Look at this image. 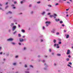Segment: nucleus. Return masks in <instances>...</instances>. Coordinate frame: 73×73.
Here are the masks:
<instances>
[{"label": "nucleus", "instance_id": "nucleus-1", "mask_svg": "<svg viewBox=\"0 0 73 73\" xmlns=\"http://www.w3.org/2000/svg\"><path fill=\"white\" fill-rule=\"evenodd\" d=\"M54 15H50V17H54V19H55V18H56V17L57 16V14H54Z\"/></svg>", "mask_w": 73, "mask_h": 73}, {"label": "nucleus", "instance_id": "nucleus-2", "mask_svg": "<svg viewBox=\"0 0 73 73\" xmlns=\"http://www.w3.org/2000/svg\"><path fill=\"white\" fill-rule=\"evenodd\" d=\"M57 46V48H60V46H58V44H54V46Z\"/></svg>", "mask_w": 73, "mask_h": 73}, {"label": "nucleus", "instance_id": "nucleus-3", "mask_svg": "<svg viewBox=\"0 0 73 73\" xmlns=\"http://www.w3.org/2000/svg\"><path fill=\"white\" fill-rule=\"evenodd\" d=\"M13 38H10L8 39L7 40V41H13Z\"/></svg>", "mask_w": 73, "mask_h": 73}, {"label": "nucleus", "instance_id": "nucleus-4", "mask_svg": "<svg viewBox=\"0 0 73 73\" xmlns=\"http://www.w3.org/2000/svg\"><path fill=\"white\" fill-rule=\"evenodd\" d=\"M70 53V50H67V54H69V53Z\"/></svg>", "mask_w": 73, "mask_h": 73}, {"label": "nucleus", "instance_id": "nucleus-5", "mask_svg": "<svg viewBox=\"0 0 73 73\" xmlns=\"http://www.w3.org/2000/svg\"><path fill=\"white\" fill-rule=\"evenodd\" d=\"M16 28V26H14L13 27V31H14L15 30V29Z\"/></svg>", "mask_w": 73, "mask_h": 73}, {"label": "nucleus", "instance_id": "nucleus-6", "mask_svg": "<svg viewBox=\"0 0 73 73\" xmlns=\"http://www.w3.org/2000/svg\"><path fill=\"white\" fill-rule=\"evenodd\" d=\"M45 23L48 24L49 25L50 24V22L47 21Z\"/></svg>", "mask_w": 73, "mask_h": 73}, {"label": "nucleus", "instance_id": "nucleus-7", "mask_svg": "<svg viewBox=\"0 0 73 73\" xmlns=\"http://www.w3.org/2000/svg\"><path fill=\"white\" fill-rule=\"evenodd\" d=\"M56 31V29H53L52 31L51 32L52 33H54V31Z\"/></svg>", "mask_w": 73, "mask_h": 73}, {"label": "nucleus", "instance_id": "nucleus-8", "mask_svg": "<svg viewBox=\"0 0 73 73\" xmlns=\"http://www.w3.org/2000/svg\"><path fill=\"white\" fill-rule=\"evenodd\" d=\"M55 20L56 21H60V19H55Z\"/></svg>", "mask_w": 73, "mask_h": 73}, {"label": "nucleus", "instance_id": "nucleus-9", "mask_svg": "<svg viewBox=\"0 0 73 73\" xmlns=\"http://www.w3.org/2000/svg\"><path fill=\"white\" fill-rule=\"evenodd\" d=\"M19 41H20V42H23L24 41V39H20Z\"/></svg>", "mask_w": 73, "mask_h": 73}, {"label": "nucleus", "instance_id": "nucleus-10", "mask_svg": "<svg viewBox=\"0 0 73 73\" xmlns=\"http://www.w3.org/2000/svg\"><path fill=\"white\" fill-rule=\"evenodd\" d=\"M69 35H67V36H66V38H69Z\"/></svg>", "mask_w": 73, "mask_h": 73}, {"label": "nucleus", "instance_id": "nucleus-11", "mask_svg": "<svg viewBox=\"0 0 73 73\" xmlns=\"http://www.w3.org/2000/svg\"><path fill=\"white\" fill-rule=\"evenodd\" d=\"M7 13H10V14H12V13L11 11H9Z\"/></svg>", "mask_w": 73, "mask_h": 73}, {"label": "nucleus", "instance_id": "nucleus-12", "mask_svg": "<svg viewBox=\"0 0 73 73\" xmlns=\"http://www.w3.org/2000/svg\"><path fill=\"white\" fill-rule=\"evenodd\" d=\"M21 32H23V33H24V32H25V30L23 29H22L21 30Z\"/></svg>", "mask_w": 73, "mask_h": 73}, {"label": "nucleus", "instance_id": "nucleus-13", "mask_svg": "<svg viewBox=\"0 0 73 73\" xmlns=\"http://www.w3.org/2000/svg\"><path fill=\"white\" fill-rule=\"evenodd\" d=\"M56 40L55 39H54L53 40V42H54V43H56Z\"/></svg>", "mask_w": 73, "mask_h": 73}, {"label": "nucleus", "instance_id": "nucleus-14", "mask_svg": "<svg viewBox=\"0 0 73 73\" xmlns=\"http://www.w3.org/2000/svg\"><path fill=\"white\" fill-rule=\"evenodd\" d=\"M13 25H14V24L12 23L11 24V27H12V26H13Z\"/></svg>", "mask_w": 73, "mask_h": 73}, {"label": "nucleus", "instance_id": "nucleus-15", "mask_svg": "<svg viewBox=\"0 0 73 73\" xmlns=\"http://www.w3.org/2000/svg\"><path fill=\"white\" fill-rule=\"evenodd\" d=\"M45 14V12L44 11L42 13V15H44V14Z\"/></svg>", "mask_w": 73, "mask_h": 73}, {"label": "nucleus", "instance_id": "nucleus-16", "mask_svg": "<svg viewBox=\"0 0 73 73\" xmlns=\"http://www.w3.org/2000/svg\"><path fill=\"white\" fill-rule=\"evenodd\" d=\"M48 6L49 7H51L52 5H48Z\"/></svg>", "mask_w": 73, "mask_h": 73}, {"label": "nucleus", "instance_id": "nucleus-17", "mask_svg": "<svg viewBox=\"0 0 73 73\" xmlns=\"http://www.w3.org/2000/svg\"><path fill=\"white\" fill-rule=\"evenodd\" d=\"M68 66H69L70 68H72V67L70 65H69V64H68Z\"/></svg>", "mask_w": 73, "mask_h": 73}, {"label": "nucleus", "instance_id": "nucleus-18", "mask_svg": "<svg viewBox=\"0 0 73 73\" xmlns=\"http://www.w3.org/2000/svg\"><path fill=\"white\" fill-rule=\"evenodd\" d=\"M63 23V22L62 21H60V24H62V23Z\"/></svg>", "mask_w": 73, "mask_h": 73}, {"label": "nucleus", "instance_id": "nucleus-19", "mask_svg": "<svg viewBox=\"0 0 73 73\" xmlns=\"http://www.w3.org/2000/svg\"><path fill=\"white\" fill-rule=\"evenodd\" d=\"M16 33V31H15L13 33V35H15V33Z\"/></svg>", "mask_w": 73, "mask_h": 73}, {"label": "nucleus", "instance_id": "nucleus-20", "mask_svg": "<svg viewBox=\"0 0 73 73\" xmlns=\"http://www.w3.org/2000/svg\"><path fill=\"white\" fill-rule=\"evenodd\" d=\"M59 44H61V42L60 41L58 42Z\"/></svg>", "mask_w": 73, "mask_h": 73}, {"label": "nucleus", "instance_id": "nucleus-21", "mask_svg": "<svg viewBox=\"0 0 73 73\" xmlns=\"http://www.w3.org/2000/svg\"><path fill=\"white\" fill-rule=\"evenodd\" d=\"M18 36L19 37H21V35H20V34H19Z\"/></svg>", "mask_w": 73, "mask_h": 73}, {"label": "nucleus", "instance_id": "nucleus-22", "mask_svg": "<svg viewBox=\"0 0 73 73\" xmlns=\"http://www.w3.org/2000/svg\"><path fill=\"white\" fill-rule=\"evenodd\" d=\"M12 44H13V45H15V44H16L14 42H12Z\"/></svg>", "mask_w": 73, "mask_h": 73}, {"label": "nucleus", "instance_id": "nucleus-23", "mask_svg": "<svg viewBox=\"0 0 73 73\" xmlns=\"http://www.w3.org/2000/svg\"><path fill=\"white\" fill-rule=\"evenodd\" d=\"M56 35H59V33H56Z\"/></svg>", "mask_w": 73, "mask_h": 73}, {"label": "nucleus", "instance_id": "nucleus-24", "mask_svg": "<svg viewBox=\"0 0 73 73\" xmlns=\"http://www.w3.org/2000/svg\"><path fill=\"white\" fill-rule=\"evenodd\" d=\"M57 55H58V56H61V55L60 54H57Z\"/></svg>", "mask_w": 73, "mask_h": 73}, {"label": "nucleus", "instance_id": "nucleus-25", "mask_svg": "<svg viewBox=\"0 0 73 73\" xmlns=\"http://www.w3.org/2000/svg\"><path fill=\"white\" fill-rule=\"evenodd\" d=\"M16 64L15 63L13 64V65H16Z\"/></svg>", "mask_w": 73, "mask_h": 73}, {"label": "nucleus", "instance_id": "nucleus-26", "mask_svg": "<svg viewBox=\"0 0 73 73\" xmlns=\"http://www.w3.org/2000/svg\"><path fill=\"white\" fill-rule=\"evenodd\" d=\"M69 64H70V65H72V64L71 62H69Z\"/></svg>", "mask_w": 73, "mask_h": 73}, {"label": "nucleus", "instance_id": "nucleus-27", "mask_svg": "<svg viewBox=\"0 0 73 73\" xmlns=\"http://www.w3.org/2000/svg\"><path fill=\"white\" fill-rule=\"evenodd\" d=\"M17 3V2L16 1L14 2V4H16Z\"/></svg>", "mask_w": 73, "mask_h": 73}, {"label": "nucleus", "instance_id": "nucleus-28", "mask_svg": "<svg viewBox=\"0 0 73 73\" xmlns=\"http://www.w3.org/2000/svg\"><path fill=\"white\" fill-rule=\"evenodd\" d=\"M25 68H27V65L25 64Z\"/></svg>", "mask_w": 73, "mask_h": 73}, {"label": "nucleus", "instance_id": "nucleus-29", "mask_svg": "<svg viewBox=\"0 0 73 73\" xmlns=\"http://www.w3.org/2000/svg\"><path fill=\"white\" fill-rule=\"evenodd\" d=\"M51 49H49V52H51Z\"/></svg>", "mask_w": 73, "mask_h": 73}, {"label": "nucleus", "instance_id": "nucleus-30", "mask_svg": "<svg viewBox=\"0 0 73 73\" xmlns=\"http://www.w3.org/2000/svg\"><path fill=\"white\" fill-rule=\"evenodd\" d=\"M37 3L38 4H40V1L38 2H37Z\"/></svg>", "mask_w": 73, "mask_h": 73}, {"label": "nucleus", "instance_id": "nucleus-31", "mask_svg": "<svg viewBox=\"0 0 73 73\" xmlns=\"http://www.w3.org/2000/svg\"><path fill=\"white\" fill-rule=\"evenodd\" d=\"M66 60L67 61H69V58H67Z\"/></svg>", "mask_w": 73, "mask_h": 73}, {"label": "nucleus", "instance_id": "nucleus-32", "mask_svg": "<svg viewBox=\"0 0 73 73\" xmlns=\"http://www.w3.org/2000/svg\"><path fill=\"white\" fill-rule=\"evenodd\" d=\"M8 6H7L5 7V9H7V8H8Z\"/></svg>", "mask_w": 73, "mask_h": 73}, {"label": "nucleus", "instance_id": "nucleus-33", "mask_svg": "<svg viewBox=\"0 0 73 73\" xmlns=\"http://www.w3.org/2000/svg\"><path fill=\"white\" fill-rule=\"evenodd\" d=\"M68 57H69V58H70V57H71V56H70V55H68Z\"/></svg>", "mask_w": 73, "mask_h": 73}, {"label": "nucleus", "instance_id": "nucleus-34", "mask_svg": "<svg viewBox=\"0 0 73 73\" xmlns=\"http://www.w3.org/2000/svg\"><path fill=\"white\" fill-rule=\"evenodd\" d=\"M58 5V3H56L55 4V5Z\"/></svg>", "mask_w": 73, "mask_h": 73}, {"label": "nucleus", "instance_id": "nucleus-35", "mask_svg": "<svg viewBox=\"0 0 73 73\" xmlns=\"http://www.w3.org/2000/svg\"><path fill=\"white\" fill-rule=\"evenodd\" d=\"M50 15V13H48V15Z\"/></svg>", "mask_w": 73, "mask_h": 73}, {"label": "nucleus", "instance_id": "nucleus-36", "mask_svg": "<svg viewBox=\"0 0 73 73\" xmlns=\"http://www.w3.org/2000/svg\"><path fill=\"white\" fill-rule=\"evenodd\" d=\"M2 53H3V52H0V54H2Z\"/></svg>", "mask_w": 73, "mask_h": 73}, {"label": "nucleus", "instance_id": "nucleus-37", "mask_svg": "<svg viewBox=\"0 0 73 73\" xmlns=\"http://www.w3.org/2000/svg\"><path fill=\"white\" fill-rule=\"evenodd\" d=\"M17 57H18V56H17L15 57V58H17Z\"/></svg>", "mask_w": 73, "mask_h": 73}, {"label": "nucleus", "instance_id": "nucleus-38", "mask_svg": "<svg viewBox=\"0 0 73 73\" xmlns=\"http://www.w3.org/2000/svg\"><path fill=\"white\" fill-rule=\"evenodd\" d=\"M62 25V27H64L65 26V25L64 24Z\"/></svg>", "mask_w": 73, "mask_h": 73}, {"label": "nucleus", "instance_id": "nucleus-39", "mask_svg": "<svg viewBox=\"0 0 73 73\" xmlns=\"http://www.w3.org/2000/svg\"><path fill=\"white\" fill-rule=\"evenodd\" d=\"M46 11H49V9H47L46 10Z\"/></svg>", "mask_w": 73, "mask_h": 73}, {"label": "nucleus", "instance_id": "nucleus-40", "mask_svg": "<svg viewBox=\"0 0 73 73\" xmlns=\"http://www.w3.org/2000/svg\"><path fill=\"white\" fill-rule=\"evenodd\" d=\"M42 41H43V40H42V39H41V42H42Z\"/></svg>", "mask_w": 73, "mask_h": 73}, {"label": "nucleus", "instance_id": "nucleus-41", "mask_svg": "<svg viewBox=\"0 0 73 73\" xmlns=\"http://www.w3.org/2000/svg\"><path fill=\"white\" fill-rule=\"evenodd\" d=\"M31 6H32V5H29V7H31Z\"/></svg>", "mask_w": 73, "mask_h": 73}, {"label": "nucleus", "instance_id": "nucleus-42", "mask_svg": "<svg viewBox=\"0 0 73 73\" xmlns=\"http://www.w3.org/2000/svg\"><path fill=\"white\" fill-rule=\"evenodd\" d=\"M48 25H49V24H46V27H48Z\"/></svg>", "mask_w": 73, "mask_h": 73}, {"label": "nucleus", "instance_id": "nucleus-43", "mask_svg": "<svg viewBox=\"0 0 73 73\" xmlns=\"http://www.w3.org/2000/svg\"><path fill=\"white\" fill-rule=\"evenodd\" d=\"M30 67H32V68H33V66L32 65H30Z\"/></svg>", "mask_w": 73, "mask_h": 73}, {"label": "nucleus", "instance_id": "nucleus-44", "mask_svg": "<svg viewBox=\"0 0 73 73\" xmlns=\"http://www.w3.org/2000/svg\"><path fill=\"white\" fill-rule=\"evenodd\" d=\"M67 3H68L69 4H70V2H67Z\"/></svg>", "mask_w": 73, "mask_h": 73}, {"label": "nucleus", "instance_id": "nucleus-45", "mask_svg": "<svg viewBox=\"0 0 73 73\" xmlns=\"http://www.w3.org/2000/svg\"><path fill=\"white\" fill-rule=\"evenodd\" d=\"M11 6H13V7H14V6H15V5H11Z\"/></svg>", "mask_w": 73, "mask_h": 73}, {"label": "nucleus", "instance_id": "nucleus-46", "mask_svg": "<svg viewBox=\"0 0 73 73\" xmlns=\"http://www.w3.org/2000/svg\"><path fill=\"white\" fill-rule=\"evenodd\" d=\"M13 9H15L16 8V7H14L13 8Z\"/></svg>", "mask_w": 73, "mask_h": 73}, {"label": "nucleus", "instance_id": "nucleus-47", "mask_svg": "<svg viewBox=\"0 0 73 73\" xmlns=\"http://www.w3.org/2000/svg\"><path fill=\"white\" fill-rule=\"evenodd\" d=\"M19 45H21V43H19Z\"/></svg>", "mask_w": 73, "mask_h": 73}, {"label": "nucleus", "instance_id": "nucleus-48", "mask_svg": "<svg viewBox=\"0 0 73 73\" xmlns=\"http://www.w3.org/2000/svg\"><path fill=\"white\" fill-rule=\"evenodd\" d=\"M19 27H20V25H18Z\"/></svg>", "mask_w": 73, "mask_h": 73}, {"label": "nucleus", "instance_id": "nucleus-49", "mask_svg": "<svg viewBox=\"0 0 73 73\" xmlns=\"http://www.w3.org/2000/svg\"><path fill=\"white\" fill-rule=\"evenodd\" d=\"M26 73H29V72H26Z\"/></svg>", "mask_w": 73, "mask_h": 73}, {"label": "nucleus", "instance_id": "nucleus-50", "mask_svg": "<svg viewBox=\"0 0 73 73\" xmlns=\"http://www.w3.org/2000/svg\"><path fill=\"white\" fill-rule=\"evenodd\" d=\"M66 17H68L69 16V15H67L66 16Z\"/></svg>", "mask_w": 73, "mask_h": 73}, {"label": "nucleus", "instance_id": "nucleus-51", "mask_svg": "<svg viewBox=\"0 0 73 73\" xmlns=\"http://www.w3.org/2000/svg\"><path fill=\"white\" fill-rule=\"evenodd\" d=\"M54 53H52V55H54Z\"/></svg>", "mask_w": 73, "mask_h": 73}, {"label": "nucleus", "instance_id": "nucleus-52", "mask_svg": "<svg viewBox=\"0 0 73 73\" xmlns=\"http://www.w3.org/2000/svg\"><path fill=\"white\" fill-rule=\"evenodd\" d=\"M25 36H23V38H24V37H25Z\"/></svg>", "mask_w": 73, "mask_h": 73}, {"label": "nucleus", "instance_id": "nucleus-53", "mask_svg": "<svg viewBox=\"0 0 73 73\" xmlns=\"http://www.w3.org/2000/svg\"><path fill=\"white\" fill-rule=\"evenodd\" d=\"M8 2H7V3H6V5H7V4H8Z\"/></svg>", "mask_w": 73, "mask_h": 73}, {"label": "nucleus", "instance_id": "nucleus-54", "mask_svg": "<svg viewBox=\"0 0 73 73\" xmlns=\"http://www.w3.org/2000/svg\"><path fill=\"white\" fill-rule=\"evenodd\" d=\"M33 11H31V14H32V13H33Z\"/></svg>", "mask_w": 73, "mask_h": 73}, {"label": "nucleus", "instance_id": "nucleus-55", "mask_svg": "<svg viewBox=\"0 0 73 73\" xmlns=\"http://www.w3.org/2000/svg\"><path fill=\"white\" fill-rule=\"evenodd\" d=\"M21 4H22V3H23V1H21Z\"/></svg>", "mask_w": 73, "mask_h": 73}, {"label": "nucleus", "instance_id": "nucleus-56", "mask_svg": "<svg viewBox=\"0 0 73 73\" xmlns=\"http://www.w3.org/2000/svg\"><path fill=\"white\" fill-rule=\"evenodd\" d=\"M25 49H26V48L24 47V50H25Z\"/></svg>", "mask_w": 73, "mask_h": 73}, {"label": "nucleus", "instance_id": "nucleus-57", "mask_svg": "<svg viewBox=\"0 0 73 73\" xmlns=\"http://www.w3.org/2000/svg\"><path fill=\"white\" fill-rule=\"evenodd\" d=\"M66 11H68V10H69V9H66Z\"/></svg>", "mask_w": 73, "mask_h": 73}, {"label": "nucleus", "instance_id": "nucleus-58", "mask_svg": "<svg viewBox=\"0 0 73 73\" xmlns=\"http://www.w3.org/2000/svg\"><path fill=\"white\" fill-rule=\"evenodd\" d=\"M44 27H43V29H44Z\"/></svg>", "mask_w": 73, "mask_h": 73}, {"label": "nucleus", "instance_id": "nucleus-59", "mask_svg": "<svg viewBox=\"0 0 73 73\" xmlns=\"http://www.w3.org/2000/svg\"><path fill=\"white\" fill-rule=\"evenodd\" d=\"M0 9H1H1H2V8H1L0 7Z\"/></svg>", "mask_w": 73, "mask_h": 73}, {"label": "nucleus", "instance_id": "nucleus-60", "mask_svg": "<svg viewBox=\"0 0 73 73\" xmlns=\"http://www.w3.org/2000/svg\"><path fill=\"white\" fill-rule=\"evenodd\" d=\"M54 65L55 66H56V64H54Z\"/></svg>", "mask_w": 73, "mask_h": 73}, {"label": "nucleus", "instance_id": "nucleus-61", "mask_svg": "<svg viewBox=\"0 0 73 73\" xmlns=\"http://www.w3.org/2000/svg\"><path fill=\"white\" fill-rule=\"evenodd\" d=\"M64 32H66V31L65 30H64Z\"/></svg>", "mask_w": 73, "mask_h": 73}, {"label": "nucleus", "instance_id": "nucleus-62", "mask_svg": "<svg viewBox=\"0 0 73 73\" xmlns=\"http://www.w3.org/2000/svg\"><path fill=\"white\" fill-rule=\"evenodd\" d=\"M0 6H2V5L0 4Z\"/></svg>", "mask_w": 73, "mask_h": 73}, {"label": "nucleus", "instance_id": "nucleus-63", "mask_svg": "<svg viewBox=\"0 0 73 73\" xmlns=\"http://www.w3.org/2000/svg\"><path fill=\"white\" fill-rule=\"evenodd\" d=\"M45 61V60H43V62H44Z\"/></svg>", "mask_w": 73, "mask_h": 73}, {"label": "nucleus", "instance_id": "nucleus-64", "mask_svg": "<svg viewBox=\"0 0 73 73\" xmlns=\"http://www.w3.org/2000/svg\"><path fill=\"white\" fill-rule=\"evenodd\" d=\"M72 49H73V46H72Z\"/></svg>", "mask_w": 73, "mask_h": 73}]
</instances>
